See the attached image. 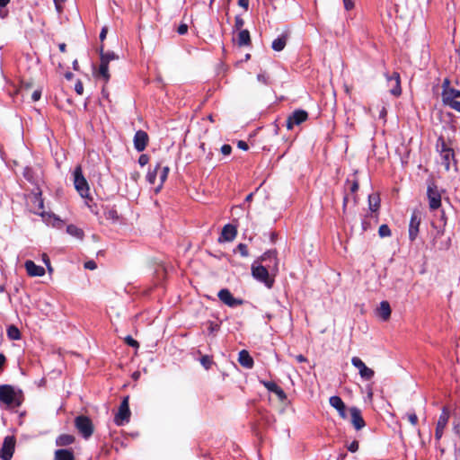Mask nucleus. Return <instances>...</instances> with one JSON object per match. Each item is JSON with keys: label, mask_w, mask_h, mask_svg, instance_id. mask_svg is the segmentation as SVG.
I'll return each mask as SVG.
<instances>
[{"label": "nucleus", "mask_w": 460, "mask_h": 460, "mask_svg": "<svg viewBox=\"0 0 460 460\" xmlns=\"http://www.w3.org/2000/svg\"><path fill=\"white\" fill-rule=\"evenodd\" d=\"M75 427L82 437L85 439L89 438L93 433V425L91 419L84 415L77 416L75 419Z\"/></svg>", "instance_id": "obj_4"}, {"label": "nucleus", "mask_w": 460, "mask_h": 460, "mask_svg": "<svg viewBox=\"0 0 460 460\" xmlns=\"http://www.w3.org/2000/svg\"><path fill=\"white\" fill-rule=\"evenodd\" d=\"M97 76L102 78L105 84H107L111 78V75L109 73V65L105 64L104 61L100 63Z\"/></svg>", "instance_id": "obj_28"}, {"label": "nucleus", "mask_w": 460, "mask_h": 460, "mask_svg": "<svg viewBox=\"0 0 460 460\" xmlns=\"http://www.w3.org/2000/svg\"><path fill=\"white\" fill-rule=\"evenodd\" d=\"M200 364L206 369H209L211 367V366L213 365L212 358L208 356V355L202 356L201 358H200Z\"/></svg>", "instance_id": "obj_40"}, {"label": "nucleus", "mask_w": 460, "mask_h": 460, "mask_svg": "<svg viewBox=\"0 0 460 460\" xmlns=\"http://www.w3.org/2000/svg\"><path fill=\"white\" fill-rule=\"evenodd\" d=\"M169 172H170V168L168 166H164L162 168L160 174H159L160 184L158 185L156 191H159L160 189L162 188L164 182L166 181V179L168 177Z\"/></svg>", "instance_id": "obj_36"}, {"label": "nucleus", "mask_w": 460, "mask_h": 460, "mask_svg": "<svg viewBox=\"0 0 460 460\" xmlns=\"http://www.w3.org/2000/svg\"><path fill=\"white\" fill-rule=\"evenodd\" d=\"M460 97V90L454 88L445 89L442 93V100L444 104L448 105L452 102L456 101V98Z\"/></svg>", "instance_id": "obj_21"}, {"label": "nucleus", "mask_w": 460, "mask_h": 460, "mask_svg": "<svg viewBox=\"0 0 460 460\" xmlns=\"http://www.w3.org/2000/svg\"><path fill=\"white\" fill-rule=\"evenodd\" d=\"M23 177L30 182H34L35 181V178H34V173H33V171L31 168L30 167H25L24 170H23Z\"/></svg>", "instance_id": "obj_39"}, {"label": "nucleus", "mask_w": 460, "mask_h": 460, "mask_svg": "<svg viewBox=\"0 0 460 460\" xmlns=\"http://www.w3.org/2000/svg\"><path fill=\"white\" fill-rule=\"evenodd\" d=\"M104 217L108 220H111L113 222L117 221L119 219V214L115 208H109L107 207L104 210Z\"/></svg>", "instance_id": "obj_33"}, {"label": "nucleus", "mask_w": 460, "mask_h": 460, "mask_svg": "<svg viewBox=\"0 0 460 460\" xmlns=\"http://www.w3.org/2000/svg\"><path fill=\"white\" fill-rule=\"evenodd\" d=\"M260 383L270 392L274 393L280 401L287 399L284 390L272 381L260 380Z\"/></svg>", "instance_id": "obj_16"}, {"label": "nucleus", "mask_w": 460, "mask_h": 460, "mask_svg": "<svg viewBox=\"0 0 460 460\" xmlns=\"http://www.w3.org/2000/svg\"><path fill=\"white\" fill-rule=\"evenodd\" d=\"M288 36L281 35L272 41L271 48L275 51H281L287 45Z\"/></svg>", "instance_id": "obj_27"}, {"label": "nucleus", "mask_w": 460, "mask_h": 460, "mask_svg": "<svg viewBox=\"0 0 460 460\" xmlns=\"http://www.w3.org/2000/svg\"><path fill=\"white\" fill-rule=\"evenodd\" d=\"M377 314L384 321H387L391 316V307L387 301H382L377 308Z\"/></svg>", "instance_id": "obj_25"}, {"label": "nucleus", "mask_w": 460, "mask_h": 460, "mask_svg": "<svg viewBox=\"0 0 460 460\" xmlns=\"http://www.w3.org/2000/svg\"><path fill=\"white\" fill-rule=\"evenodd\" d=\"M448 419H449V411H448L447 408L444 407L442 409V412L438 420L437 426H436L435 438L437 441H439L440 438H442L444 429L447 425Z\"/></svg>", "instance_id": "obj_11"}, {"label": "nucleus", "mask_w": 460, "mask_h": 460, "mask_svg": "<svg viewBox=\"0 0 460 460\" xmlns=\"http://www.w3.org/2000/svg\"><path fill=\"white\" fill-rule=\"evenodd\" d=\"M149 141L147 133L144 130H137L134 136L133 143L137 151L142 152L146 149Z\"/></svg>", "instance_id": "obj_13"}, {"label": "nucleus", "mask_w": 460, "mask_h": 460, "mask_svg": "<svg viewBox=\"0 0 460 460\" xmlns=\"http://www.w3.org/2000/svg\"><path fill=\"white\" fill-rule=\"evenodd\" d=\"M43 261L47 265L49 271H52L50 261L47 254H43Z\"/></svg>", "instance_id": "obj_56"}, {"label": "nucleus", "mask_w": 460, "mask_h": 460, "mask_svg": "<svg viewBox=\"0 0 460 460\" xmlns=\"http://www.w3.org/2000/svg\"><path fill=\"white\" fill-rule=\"evenodd\" d=\"M438 142L441 143V156L443 159V164L445 165L446 170H449L450 168V161L454 159V151L453 149L447 146L445 141L442 138L438 139Z\"/></svg>", "instance_id": "obj_17"}, {"label": "nucleus", "mask_w": 460, "mask_h": 460, "mask_svg": "<svg viewBox=\"0 0 460 460\" xmlns=\"http://www.w3.org/2000/svg\"><path fill=\"white\" fill-rule=\"evenodd\" d=\"M329 402L331 406L338 411L341 418L347 419L346 405L340 396L333 395L330 397Z\"/></svg>", "instance_id": "obj_18"}, {"label": "nucleus", "mask_w": 460, "mask_h": 460, "mask_svg": "<svg viewBox=\"0 0 460 460\" xmlns=\"http://www.w3.org/2000/svg\"><path fill=\"white\" fill-rule=\"evenodd\" d=\"M55 460H75L74 451L72 449H58L54 453Z\"/></svg>", "instance_id": "obj_24"}, {"label": "nucleus", "mask_w": 460, "mask_h": 460, "mask_svg": "<svg viewBox=\"0 0 460 460\" xmlns=\"http://www.w3.org/2000/svg\"><path fill=\"white\" fill-rule=\"evenodd\" d=\"M348 450L351 453H355L358 450V442L357 440L352 441L348 447Z\"/></svg>", "instance_id": "obj_44"}, {"label": "nucleus", "mask_w": 460, "mask_h": 460, "mask_svg": "<svg viewBox=\"0 0 460 460\" xmlns=\"http://www.w3.org/2000/svg\"><path fill=\"white\" fill-rule=\"evenodd\" d=\"M7 337L12 341H18L21 339V332L15 325H10L7 328Z\"/></svg>", "instance_id": "obj_32"}, {"label": "nucleus", "mask_w": 460, "mask_h": 460, "mask_svg": "<svg viewBox=\"0 0 460 460\" xmlns=\"http://www.w3.org/2000/svg\"><path fill=\"white\" fill-rule=\"evenodd\" d=\"M447 106L450 107L451 109L460 112V102L459 101L452 102Z\"/></svg>", "instance_id": "obj_50"}, {"label": "nucleus", "mask_w": 460, "mask_h": 460, "mask_svg": "<svg viewBox=\"0 0 460 460\" xmlns=\"http://www.w3.org/2000/svg\"><path fill=\"white\" fill-rule=\"evenodd\" d=\"M148 162H149V156L146 154L141 155L138 158V164L141 166H145L146 164H148Z\"/></svg>", "instance_id": "obj_45"}, {"label": "nucleus", "mask_w": 460, "mask_h": 460, "mask_svg": "<svg viewBox=\"0 0 460 460\" xmlns=\"http://www.w3.org/2000/svg\"><path fill=\"white\" fill-rule=\"evenodd\" d=\"M267 260H272L273 264H261L257 260L252 264V275L255 279L270 288L274 283V279L270 277V273L275 274L278 271L279 262L276 250L267 251L261 256V261H267Z\"/></svg>", "instance_id": "obj_1"}, {"label": "nucleus", "mask_w": 460, "mask_h": 460, "mask_svg": "<svg viewBox=\"0 0 460 460\" xmlns=\"http://www.w3.org/2000/svg\"><path fill=\"white\" fill-rule=\"evenodd\" d=\"M421 222V212L418 209H414L411 213L410 224H409V239L414 241L419 234V227Z\"/></svg>", "instance_id": "obj_7"}, {"label": "nucleus", "mask_w": 460, "mask_h": 460, "mask_svg": "<svg viewBox=\"0 0 460 460\" xmlns=\"http://www.w3.org/2000/svg\"><path fill=\"white\" fill-rule=\"evenodd\" d=\"M370 227V224L367 221V219H364L362 221V229L364 231H367Z\"/></svg>", "instance_id": "obj_60"}, {"label": "nucleus", "mask_w": 460, "mask_h": 460, "mask_svg": "<svg viewBox=\"0 0 460 460\" xmlns=\"http://www.w3.org/2000/svg\"><path fill=\"white\" fill-rule=\"evenodd\" d=\"M296 359L298 361V362H305L306 361V358L305 356H303L302 354H299L297 356H296Z\"/></svg>", "instance_id": "obj_61"}, {"label": "nucleus", "mask_w": 460, "mask_h": 460, "mask_svg": "<svg viewBox=\"0 0 460 460\" xmlns=\"http://www.w3.org/2000/svg\"><path fill=\"white\" fill-rule=\"evenodd\" d=\"M10 3V0H0V7H4Z\"/></svg>", "instance_id": "obj_62"}, {"label": "nucleus", "mask_w": 460, "mask_h": 460, "mask_svg": "<svg viewBox=\"0 0 460 460\" xmlns=\"http://www.w3.org/2000/svg\"><path fill=\"white\" fill-rule=\"evenodd\" d=\"M24 266L28 275L31 277H41L45 274V269L36 265L32 261H26Z\"/></svg>", "instance_id": "obj_20"}, {"label": "nucleus", "mask_w": 460, "mask_h": 460, "mask_svg": "<svg viewBox=\"0 0 460 460\" xmlns=\"http://www.w3.org/2000/svg\"><path fill=\"white\" fill-rule=\"evenodd\" d=\"M58 48H59L61 52H65L66 45L65 43H61V44H59Z\"/></svg>", "instance_id": "obj_64"}, {"label": "nucleus", "mask_w": 460, "mask_h": 460, "mask_svg": "<svg viewBox=\"0 0 460 460\" xmlns=\"http://www.w3.org/2000/svg\"><path fill=\"white\" fill-rule=\"evenodd\" d=\"M129 418H130V410H129V406H128V396H126L123 398V400L119 405V411H118L117 414L115 415L114 422L118 426H122L125 423L129 421Z\"/></svg>", "instance_id": "obj_6"}, {"label": "nucleus", "mask_w": 460, "mask_h": 460, "mask_svg": "<svg viewBox=\"0 0 460 460\" xmlns=\"http://www.w3.org/2000/svg\"><path fill=\"white\" fill-rule=\"evenodd\" d=\"M344 7L346 10L349 11L354 7V2L352 0H343Z\"/></svg>", "instance_id": "obj_52"}, {"label": "nucleus", "mask_w": 460, "mask_h": 460, "mask_svg": "<svg viewBox=\"0 0 460 460\" xmlns=\"http://www.w3.org/2000/svg\"><path fill=\"white\" fill-rule=\"evenodd\" d=\"M0 402L8 407H19L22 402V393L10 385H0Z\"/></svg>", "instance_id": "obj_2"}, {"label": "nucleus", "mask_w": 460, "mask_h": 460, "mask_svg": "<svg viewBox=\"0 0 460 460\" xmlns=\"http://www.w3.org/2000/svg\"><path fill=\"white\" fill-rule=\"evenodd\" d=\"M5 361V357L3 354H0V368L4 366Z\"/></svg>", "instance_id": "obj_63"}, {"label": "nucleus", "mask_w": 460, "mask_h": 460, "mask_svg": "<svg viewBox=\"0 0 460 460\" xmlns=\"http://www.w3.org/2000/svg\"><path fill=\"white\" fill-rule=\"evenodd\" d=\"M351 364L358 369L359 376L364 380H371L375 376V371L366 366L358 357L351 358Z\"/></svg>", "instance_id": "obj_8"}, {"label": "nucleus", "mask_w": 460, "mask_h": 460, "mask_svg": "<svg viewBox=\"0 0 460 460\" xmlns=\"http://www.w3.org/2000/svg\"><path fill=\"white\" fill-rule=\"evenodd\" d=\"M257 80H258L260 83H261V84H266V85H268V84H271V82H270V80L269 75H268L267 74H265V73H261V74H259V75H257Z\"/></svg>", "instance_id": "obj_41"}, {"label": "nucleus", "mask_w": 460, "mask_h": 460, "mask_svg": "<svg viewBox=\"0 0 460 460\" xmlns=\"http://www.w3.org/2000/svg\"><path fill=\"white\" fill-rule=\"evenodd\" d=\"M408 420L412 424L416 425L418 423V417L415 412L407 413Z\"/></svg>", "instance_id": "obj_46"}, {"label": "nucleus", "mask_w": 460, "mask_h": 460, "mask_svg": "<svg viewBox=\"0 0 460 460\" xmlns=\"http://www.w3.org/2000/svg\"><path fill=\"white\" fill-rule=\"evenodd\" d=\"M217 296L221 302H223L229 307H235L243 304V299L234 297L227 288H223L219 290Z\"/></svg>", "instance_id": "obj_10"}, {"label": "nucleus", "mask_w": 460, "mask_h": 460, "mask_svg": "<svg viewBox=\"0 0 460 460\" xmlns=\"http://www.w3.org/2000/svg\"><path fill=\"white\" fill-rule=\"evenodd\" d=\"M350 412V421L353 425V427L359 430L363 429L366 425V422L362 417L361 411L357 407H351L349 409Z\"/></svg>", "instance_id": "obj_14"}, {"label": "nucleus", "mask_w": 460, "mask_h": 460, "mask_svg": "<svg viewBox=\"0 0 460 460\" xmlns=\"http://www.w3.org/2000/svg\"><path fill=\"white\" fill-rule=\"evenodd\" d=\"M251 42L250 32L247 30H241L237 35V43L239 46H247Z\"/></svg>", "instance_id": "obj_29"}, {"label": "nucleus", "mask_w": 460, "mask_h": 460, "mask_svg": "<svg viewBox=\"0 0 460 460\" xmlns=\"http://www.w3.org/2000/svg\"><path fill=\"white\" fill-rule=\"evenodd\" d=\"M345 184H346V187L349 188V190H350L351 193L357 192L359 188V184H358V181L357 179H354V180L347 179Z\"/></svg>", "instance_id": "obj_37"}, {"label": "nucleus", "mask_w": 460, "mask_h": 460, "mask_svg": "<svg viewBox=\"0 0 460 460\" xmlns=\"http://www.w3.org/2000/svg\"><path fill=\"white\" fill-rule=\"evenodd\" d=\"M236 234V227L231 224H227L222 229L221 235L219 237V242H231L235 238Z\"/></svg>", "instance_id": "obj_19"}, {"label": "nucleus", "mask_w": 460, "mask_h": 460, "mask_svg": "<svg viewBox=\"0 0 460 460\" xmlns=\"http://www.w3.org/2000/svg\"><path fill=\"white\" fill-rule=\"evenodd\" d=\"M378 234L381 238L389 237L392 234L390 227L384 224L379 226Z\"/></svg>", "instance_id": "obj_38"}, {"label": "nucleus", "mask_w": 460, "mask_h": 460, "mask_svg": "<svg viewBox=\"0 0 460 460\" xmlns=\"http://www.w3.org/2000/svg\"><path fill=\"white\" fill-rule=\"evenodd\" d=\"M31 202L34 204L33 212L37 215L43 216L44 202L41 198V192L35 193L31 199Z\"/></svg>", "instance_id": "obj_23"}, {"label": "nucleus", "mask_w": 460, "mask_h": 460, "mask_svg": "<svg viewBox=\"0 0 460 460\" xmlns=\"http://www.w3.org/2000/svg\"><path fill=\"white\" fill-rule=\"evenodd\" d=\"M387 115V111L385 107H382V109L379 111V118L385 119Z\"/></svg>", "instance_id": "obj_59"}, {"label": "nucleus", "mask_w": 460, "mask_h": 460, "mask_svg": "<svg viewBox=\"0 0 460 460\" xmlns=\"http://www.w3.org/2000/svg\"><path fill=\"white\" fill-rule=\"evenodd\" d=\"M368 207L371 212H376L380 207V199L376 194H371L368 196Z\"/></svg>", "instance_id": "obj_30"}, {"label": "nucleus", "mask_w": 460, "mask_h": 460, "mask_svg": "<svg viewBox=\"0 0 460 460\" xmlns=\"http://www.w3.org/2000/svg\"><path fill=\"white\" fill-rule=\"evenodd\" d=\"M237 146H238L240 149L244 150V151L248 150V148H249L248 144H247L245 141H243V140H240V141L238 142Z\"/></svg>", "instance_id": "obj_55"}, {"label": "nucleus", "mask_w": 460, "mask_h": 460, "mask_svg": "<svg viewBox=\"0 0 460 460\" xmlns=\"http://www.w3.org/2000/svg\"><path fill=\"white\" fill-rule=\"evenodd\" d=\"M188 31V25L185 24V23H182L181 24L178 29H177V32L180 34V35H184L185 33H187Z\"/></svg>", "instance_id": "obj_49"}, {"label": "nucleus", "mask_w": 460, "mask_h": 460, "mask_svg": "<svg viewBox=\"0 0 460 460\" xmlns=\"http://www.w3.org/2000/svg\"><path fill=\"white\" fill-rule=\"evenodd\" d=\"M73 181L75 188L76 191L79 193V195L83 199H91L89 192V184L84 176L83 175V170L81 165L75 166L73 172Z\"/></svg>", "instance_id": "obj_3"}, {"label": "nucleus", "mask_w": 460, "mask_h": 460, "mask_svg": "<svg viewBox=\"0 0 460 460\" xmlns=\"http://www.w3.org/2000/svg\"><path fill=\"white\" fill-rule=\"evenodd\" d=\"M75 92L78 94H80V95L83 94V93H84V86H83V84L80 81L75 84Z\"/></svg>", "instance_id": "obj_53"}, {"label": "nucleus", "mask_w": 460, "mask_h": 460, "mask_svg": "<svg viewBox=\"0 0 460 460\" xmlns=\"http://www.w3.org/2000/svg\"><path fill=\"white\" fill-rule=\"evenodd\" d=\"M101 62H105V64L110 63L111 60H114L118 58L114 52H103V48L102 47L100 49Z\"/></svg>", "instance_id": "obj_34"}, {"label": "nucleus", "mask_w": 460, "mask_h": 460, "mask_svg": "<svg viewBox=\"0 0 460 460\" xmlns=\"http://www.w3.org/2000/svg\"><path fill=\"white\" fill-rule=\"evenodd\" d=\"M107 33H108V29L106 27H103L100 33V40L102 41L105 40Z\"/></svg>", "instance_id": "obj_58"}, {"label": "nucleus", "mask_w": 460, "mask_h": 460, "mask_svg": "<svg viewBox=\"0 0 460 460\" xmlns=\"http://www.w3.org/2000/svg\"><path fill=\"white\" fill-rule=\"evenodd\" d=\"M125 342L127 345L130 346V347H133V348H138L139 347V343L134 340L131 336H127L125 339H124Z\"/></svg>", "instance_id": "obj_43"}, {"label": "nucleus", "mask_w": 460, "mask_h": 460, "mask_svg": "<svg viewBox=\"0 0 460 460\" xmlns=\"http://www.w3.org/2000/svg\"><path fill=\"white\" fill-rule=\"evenodd\" d=\"M308 119V113L304 110H296L287 119V128L292 129L294 126L300 125Z\"/></svg>", "instance_id": "obj_9"}, {"label": "nucleus", "mask_w": 460, "mask_h": 460, "mask_svg": "<svg viewBox=\"0 0 460 460\" xmlns=\"http://www.w3.org/2000/svg\"><path fill=\"white\" fill-rule=\"evenodd\" d=\"M161 168V164L158 163L154 170L149 171L146 174V180L150 184H155L158 170Z\"/></svg>", "instance_id": "obj_35"}, {"label": "nucleus", "mask_w": 460, "mask_h": 460, "mask_svg": "<svg viewBox=\"0 0 460 460\" xmlns=\"http://www.w3.org/2000/svg\"><path fill=\"white\" fill-rule=\"evenodd\" d=\"M243 24H244L243 20L241 17L236 16L235 17V21H234V27H235V29L241 31V29L243 26Z\"/></svg>", "instance_id": "obj_47"}, {"label": "nucleus", "mask_w": 460, "mask_h": 460, "mask_svg": "<svg viewBox=\"0 0 460 460\" xmlns=\"http://www.w3.org/2000/svg\"><path fill=\"white\" fill-rule=\"evenodd\" d=\"M238 362L242 367L248 368V369L252 368L254 364L253 358L251 357L249 352L245 349H243L239 352Z\"/></svg>", "instance_id": "obj_22"}, {"label": "nucleus", "mask_w": 460, "mask_h": 460, "mask_svg": "<svg viewBox=\"0 0 460 460\" xmlns=\"http://www.w3.org/2000/svg\"><path fill=\"white\" fill-rule=\"evenodd\" d=\"M221 152L224 155H229L232 152V146L230 145H223L221 147Z\"/></svg>", "instance_id": "obj_48"}, {"label": "nucleus", "mask_w": 460, "mask_h": 460, "mask_svg": "<svg viewBox=\"0 0 460 460\" xmlns=\"http://www.w3.org/2000/svg\"><path fill=\"white\" fill-rule=\"evenodd\" d=\"M236 250L243 257H247L249 255L248 247L244 243H239L236 247Z\"/></svg>", "instance_id": "obj_42"}, {"label": "nucleus", "mask_w": 460, "mask_h": 460, "mask_svg": "<svg viewBox=\"0 0 460 460\" xmlns=\"http://www.w3.org/2000/svg\"><path fill=\"white\" fill-rule=\"evenodd\" d=\"M66 232L70 235L75 236V237H76L77 239H80V240H82L83 237H84V231L81 228H79L76 226H75V225H68L66 226Z\"/></svg>", "instance_id": "obj_31"}, {"label": "nucleus", "mask_w": 460, "mask_h": 460, "mask_svg": "<svg viewBox=\"0 0 460 460\" xmlns=\"http://www.w3.org/2000/svg\"><path fill=\"white\" fill-rule=\"evenodd\" d=\"M75 440V436L70 434H61L56 438V446L66 447L72 445Z\"/></svg>", "instance_id": "obj_26"}, {"label": "nucleus", "mask_w": 460, "mask_h": 460, "mask_svg": "<svg viewBox=\"0 0 460 460\" xmlns=\"http://www.w3.org/2000/svg\"><path fill=\"white\" fill-rule=\"evenodd\" d=\"M387 82L390 86V93L394 96H399L402 93L399 73L394 72L392 75L387 76Z\"/></svg>", "instance_id": "obj_15"}, {"label": "nucleus", "mask_w": 460, "mask_h": 460, "mask_svg": "<svg viewBox=\"0 0 460 460\" xmlns=\"http://www.w3.org/2000/svg\"><path fill=\"white\" fill-rule=\"evenodd\" d=\"M238 4L244 8L245 10L248 9L249 6V0H238Z\"/></svg>", "instance_id": "obj_57"}, {"label": "nucleus", "mask_w": 460, "mask_h": 460, "mask_svg": "<svg viewBox=\"0 0 460 460\" xmlns=\"http://www.w3.org/2000/svg\"><path fill=\"white\" fill-rule=\"evenodd\" d=\"M41 93L39 90H36L32 93L31 99L33 102H37L40 99Z\"/></svg>", "instance_id": "obj_54"}, {"label": "nucleus", "mask_w": 460, "mask_h": 460, "mask_svg": "<svg viewBox=\"0 0 460 460\" xmlns=\"http://www.w3.org/2000/svg\"><path fill=\"white\" fill-rule=\"evenodd\" d=\"M84 268L87 270H95L97 268V265L95 261H88L84 263Z\"/></svg>", "instance_id": "obj_51"}, {"label": "nucleus", "mask_w": 460, "mask_h": 460, "mask_svg": "<svg viewBox=\"0 0 460 460\" xmlns=\"http://www.w3.org/2000/svg\"><path fill=\"white\" fill-rule=\"evenodd\" d=\"M15 447V439L13 437H6L4 440L2 448H1V458L3 460H11L13 454L14 452Z\"/></svg>", "instance_id": "obj_12"}, {"label": "nucleus", "mask_w": 460, "mask_h": 460, "mask_svg": "<svg viewBox=\"0 0 460 460\" xmlns=\"http://www.w3.org/2000/svg\"><path fill=\"white\" fill-rule=\"evenodd\" d=\"M427 196L430 210H436L441 206V194L435 182L431 181L428 184Z\"/></svg>", "instance_id": "obj_5"}]
</instances>
